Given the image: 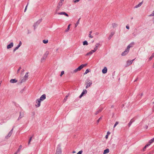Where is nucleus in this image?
<instances>
[{"mask_svg": "<svg viewBox=\"0 0 154 154\" xmlns=\"http://www.w3.org/2000/svg\"><path fill=\"white\" fill-rule=\"evenodd\" d=\"M22 147V145H20L19 146V148L18 149L17 151H20V150L21 149Z\"/></svg>", "mask_w": 154, "mask_h": 154, "instance_id": "ea45409f", "label": "nucleus"}, {"mask_svg": "<svg viewBox=\"0 0 154 154\" xmlns=\"http://www.w3.org/2000/svg\"><path fill=\"white\" fill-rule=\"evenodd\" d=\"M61 149L60 148H57L56 154H61Z\"/></svg>", "mask_w": 154, "mask_h": 154, "instance_id": "ddd939ff", "label": "nucleus"}, {"mask_svg": "<svg viewBox=\"0 0 154 154\" xmlns=\"http://www.w3.org/2000/svg\"><path fill=\"white\" fill-rule=\"evenodd\" d=\"M46 98L45 95V94L42 95L40 97L39 100L41 101H43V100H45Z\"/></svg>", "mask_w": 154, "mask_h": 154, "instance_id": "9d476101", "label": "nucleus"}, {"mask_svg": "<svg viewBox=\"0 0 154 154\" xmlns=\"http://www.w3.org/2000/svg\"><path fill=\"white\" fill-rule=\"evenodd\" d=\"M110 134V133L109 131H108L107 133V135H109Z\"/></svg>", "mask_w": 154, "mask_h": 154, "instance_id": "49530a36", "label": "nucleus"}, {"mask_svg": "<svg viewBox=\"0 0 154 154\" xmlns=\"http://www.w3.org/2000/svg\"><path fill=\"white\" fill-rule=\"evenodd\" d=\"M20 47V45H18L17 47L15 48L14 50V51H15L16 50L18 49V48Z\"/></svg>", "mask_w": 154, "mask_h": 154, "instance_id": "72a5a7b5", "label": "nucleus"}, {"mask_svg": "<svg viewBox=\"0 0 154 154\" xmlns=\"http://www.w3.org/2000/svg\"><path fill=\"white\" fill-rule=\"evenodd\" d=\"M154 57V53H153L152 54V55L150 57H149V60H152V59L153 58V57Z\"/></svg>", "mask_w": 154, "mask_h": 154, "instance_id": "7c9ffc66", "label": "nucleus"}, {"mask_svg": "<svg viewBox=\"0 0 154 154\" xmlns=\"http://www.w3.org/2000/svg\"><path fill=\"white\" fill-rule=\"evenodd\" d=\"M119 124V122H116L115 124L114 125V128H115V127Z\"/></svg>", "mask_w": 154, "mask_h": 154, "instance_id": "4c0bfd02", "label": "nucleus"}, {"mask_svg": "<svg viewBox=\"0 0 154 154\" xmlns=\"http://www.w3.org/2000/svg\"><path fill=\"white\" fill-rule=\"evenodd\" d=\"M83 45H88V43L86 41H85L84 42H83Z\"/></svg>", "mask_w": 154, "mask_h": 154, "instance_id": "c85d7f7f", "label": "nucleus"}, {"mask_svg": "<svg viewBox=\"0 0 154 154\" xmlns=\"http://www.w3.org/2000/svg\"><path fill=\"white\" fill-rule=\"evenodd\" d=\"M58 14L59 15H64L67 17L69 16L65 12H62L58 13Z\"/></svg>", "mask_w": 154, "mask_h": 154, "instance_id": "6e6552de", "label": "nucleus"}, {"mask_svg": "<svg viewBox=\"0 0 154 154\" xmlns=\"http://www.w3.org/2000/svg\"><path fill=\"white\" fill-rule=\"evenodd\" d=\"M87 65V64H82L80 66H79L78 68L74 70H73L71 72V73L72 74H74V73H75L77 72L80 71L81 69H82L83 67L85 66H86Z\"/></svg>", "mask_w": 154, "mask_h": 154, "instance_id": "f257e3e1", "label": "nucleus"}, {"mask_svg": "<svg viewBox=\"0 0 154 154\" xmlns=\"http://www.w3.org/2000/svg\"><path fill=\"white\" fill-rule=\"evenodd\" d=\"M87 93V91L86 90H84L81 94L80 95L79 97L81 98L84 95V94H86Z\"/></svg>", "mask_w": 154, "mask_h": 154, "instance_id": "423d86ee", "label": "nucleus"}, {"mask_svg": "<svg viewBox=\"0 0 154 154\" xmlns=\"http://www.w3.org/2000/svg\"><path fill=\"white\" fill-rule=\"evenodd\" d=\"M64 71H62L61 73L60 76H61L64 74Z\"/></svg>", "mask_w": 154, "mask_h": 154, "instance_id": "58836bf2", "label": "nucleus"}, {"mask_svg": "<svg viewBox=\"0 0 154 154\" xmlns=\"http://www.w3.org/2000/svg\"><path fill=\"white\" fill-rule=\"evenodd\" d=\"M143 2H141L139 3L138 5L135 6V8H137L140 6L143 3Z\"/></svg>", "mask_w": 154, "mask_h": 154, "instance_id": "4be33fe9", "label": "nucleus"}, {"mask_svg": "<svg viewBox=\"0 0 154 154\" xmlns=\"http://www.w3.org/2000/svg\"><path fill=\"white\" fill-rule=\"evenodd\" d=\"M32 137H31L30 138V139H29V142H28V145H29L30 144L31 141V140H32Z\"/></svg>", "mask_w": 154, "mask_h": 154, "instance_id": "c9c22d12", "label": "nucleus"}, {"mask_svg": "<svg viewBox=\"0 0 154 154\" xmlns=\"http://www.w3.org/2000/svg\"><path fill=\"white\" fill-rule=\"evenodd\" d=\"M89 72V70L88 69H87L86 70L85 72L84 73V75H85L88 73Z\"/></svg>", "mask_w": 154, "mask_h": 154, "instance_id": "f704fd0d", "label": "nucleus"}, {"mask_svg": "<svg viewBox=\"0 0 154 154\" xmlns=\"http://www.w3.org/2000/svg\"><path fill=\"white\" fill-rule=\"evenodd\" d=\"M63 2L60 1L58 4V8H60L63 5Z\"/></svg>", "mask_w": 154, "mask_h": 154, "instance_id": "f3484780", "label": "nucleus"}, {"mask_svg": "<svg viewBox=\"0 0 154 154\" xmlns=\"http://www.w3.org/2000/svg\"><path fill=\"white\" fill-rule=\"evenodd\" d=\"M93 52H94L93 50H91L88 53L86 54V56H88V55H91Z\"/></svg>", "mask_w": 154, "mask_h": 154, "instance_id": "dca6fc26", "label": "nucleus"}, {"mask_svg": "<svg viewBox=\"0 0 154 154\" xmlns=\"http://www.w3.org/2000/svg\"><path fill=\"white\" fill-rule=\"evenodd\" d=\"M64 0H60V1L63 2Z\"/></svg>", "mask_w": 154, "mask_h": 154, "instance_id": "5fc2aeb1", "label": "nucleus"}, {"mask_svg": "<svg viewBox=\"0 0 154 154\" xmlns=\"http://www.w3.org/2000/svg\"><path fill=\"white\" fill-rule=\"evenodd\" d=\"M101 119V118H100L98 119V121H97V122H99V121L100 120V119Z\"/></svg>", "mask_w": 154, "mask_h": 154, "instance_id": "603ef678", "label": "nucleus"}, {"mask_svg": "<svg viewBox=\"0 0 154 154\" xmlns=\"http://www.w3.org/2000/svg\"><path fill=\"white\" fill-rule=\"evenodd\" d=\"M13 129H12L8 133V135L5 137V138L8 139L11 135L13 133Z\"/></svg>", "mask_w": 154, "mask_h": 154, "instance_id": "39448f33", "label": "nucleus"}, {"mask_svg": "<svg viewBox=\"0 0 154 154\" xmlns=\"http://www.w3.org/2000/svg\"><path fill=\"white\" fill-rule=\"evenodd\" d=\"M68 95H67L65 97L64 99L63 100V102H65L66 101V100H67V97H68Z\"/></svg>", "mask_w": 154, "mask_h": 154, "instance_id": "2f4dec72", "label": "nucleus"}, {"mask_svg": "<svg viewBox=\"0 0 154 154\" xmlns=\"http://www.w3.org/2000/svg\"><path fill=\"white\" fill-rule=\"evenodd\" d=\"M131 19H133V17L131 18Z\"/></svg>", "mask_w": 154, "mask_h": 154, "instance_id": "bf43d9fd", "label": "nucleus"}, {"mask_svg": "<svg viewBox=\"0 0 154 154\" xmlns=\"http://www.w3.org/2000/svg\"><path fill=\"white\" fill-rule=\"evenodd\" d=\"M82 151L81 150L79 151L77 154H82Z\"/></svg>", "mask_w": 154, "mask_h": 154, "instance_id": "79ce46f5", "label": "nucleus"}, {"mask_svg": "<svg viewBox=\"0 0 154 154\" xmlns=\"http://www.w3.org/2000/svg\"><path fill=\"white\" fill-rule=\"evenodd\" d=\"M98 112H98V111H97V113H96V114H97L98 113Z\"/></svg>", "mask_w": 154, "mask_h": 154, "instance_id": "4d7b16f0", "label": "nucleus"}, {"mask_svg": "<svg viewBox=\"0 0 154 154\" xmlns=\"http://www.w3.org/2000/svg\"><path fill=\"white\" fill-rule=\"evenodd\" d=\"M21 69V67H20L17 71V73H19V72L20 71Z\"/></svg>", "mask_w": 154, "mask_h": 154, "instance_id": "c03bdc74", "label": "nucleus"}, {"mask_svg": "<svg viewBox=\"0 0 154 154\" xmlns=\"http://www.w3.org/2000/svg\"><path fill=\"white\" fill-rule=\"evenodd\" d=\"M41 101L39 100V99H37L36 101V103L37 104L35 105V106L36 107H38L40 106V103Z\"/></svg>", "mask_w": 154, "mask_h": 154, "instance_id": "7ed1b4c3", "label": "nucleus"}, {"mask_svg": "<svg viewBox=\"0 0 154 154\" xmlns=\"http://www.w3.org/2000/svg\"><path fill=\"white\" fill-rule=\"evenodd\" d=\"M10 82L11 83H16L17 82V80H16V79H11L10 80Z\"/></svg>", "mask_w": 154, "mask_h": 154, "instance_id": "2eb2a0df", "label": "nucleus"}, {"mask_svg": "<svg viewBox=\"0 0 154 154\" xmlns=\"http://www.w3.org/2000/svg\"><path fill=\"white\" fill-rule=\"evenodd\" d=\"M98 34H99V33H98V32H96V34H96V35H98Z\"/></svg>", "mask_w": 154, "mask_h": 154, "instance_id": "864d4df0", "label": "nucleus"}, {"mask_svg": "<svg viewBox=\"0 0 154 154\" xmlns=\"http://www.w3.org/2000/svg\"><path fill=\"white\" fill-rule=\"evenodd\" d=\"M126 27L128 29H129V27L128 26H126Z\"/></svg>", "mask_w": 154, "mask_h": 154, "instance_id": "09e8293b", "label": "nucleus"}, {"mask_svg": "<svg viewBox=\"0 0 154 154\" xmlns=\"http://www.w3.org/2000/svg\"><path fill=\"white\" fill-rule=\"evenodd\" d=\"M134 60V59H133L131 60H128L127 62V64L129 66L131 64Z\"/></svg>", "mask_w": 154, "mask_h": 154, "instance_id": "9b49d317", "label": "nucleus"}, {"mask_svg": "<svg viewBox=\"0 0 154 154\" xmlns=\"http://www.w3.org/2000/svg\"><path fill=\"white\" fill-rule=\"evenodd\" d=\"M13 42H11V43L8 45L7 47V49H9L10 48H11L13 46Z\"/></svg>", "mask_w": 154, "mask_h": 154, "instance_id": "f8f14e48", "label": "nucleus"}, {"mask_svg": "<svg viewBox=\"0 0 154 154\" xmlns=\"http://www.w3.org/2000/svg\"><path fill=\"white\" fill-rule=\"evenodd\" d=\"M24 114L23 113H21L20 112V115L19 116V117L18 120H19L22 118V117H23Z\"/></svg>", "mask_w": 154, "mask_h": 154, "instance_id": "aec40b11", "label": "nucleus"}, {"mask_svg": "<svg viewBox=\"0 0 154 154\" xmlns=\"http://www.w3.org/2000/svg\"><path fill=\"white\" fill-rule=\"evenodd\" d=\"M28 72H27L26 73L25 75L24 76V78L22 80V81L23 82H24L26 81V80H27L28 78Z\"/></svg>", "mask_w": 154, "mask_h": 154, "instance_id": "20e7f679", "label": "nucleus"}, {"mask_svg": "<svg viewBox=\"0 0 154 154\" xmlns=\"http://www.w3.org/2000/svg\"><path fill=\"white\" fill-rule=\"evenodd\" d=\"M80 19H81L80 18H79L78 20L76 23L75 24V27H77V26L78 25V24H79Z\"/></svg>", "mask_w": 154, "mask_h": 154, "instance_id": "5701e85b", "label": "nucleus"}, {"mask_svg": "<svg viewBox=\"0 0 154 154\" xmlns=\"http://www.w3.org/2000/svg\"><path fill=\"white\" fill-rule=\"evenodd\" d=\"M28 5V4H27V5L26 6V8H25V10H24V12H26V8H27V5Z\"/></svg>", "mask_w": 154, "mask_h": 154, "instance_id": "a18cd8bd", "label": "nucleus"}, {"mask_svg": "<svg viewBox=\"0 0 154 154\" xmlns=\"http://www.w3.org/2000/svg\"><path fill=\"white\" fill-rule=\"evenodd\" d=\"M112 26L114 28L118 26V24L116 23H114L112 24Z\"/></svg>", "mask_w": 154, "mask_h": 154, "instance_id": "b1692460", "label": "nucleus"}, {"mask_svg": "<svg viewBox=\"0 0 154 154\" xmlns=\"http://www.w3.org/2000/svg\"><path fill=\"white\" fill-rule=\"evenodd\" d=\"M92 81L89 79H87L85 82L86 88H87L88 87H90L92 84Z\"/></svg>", "mask_w": 154, "mask_h": 154, "instance_id": "f03ea898", "label": "nucleus"}, {"mask_svg": "<svg viewBox=\"0 0 154 154\" xmlns=\"http://www.w3.org/2000/svg\"><path fill=\"white\" fill-rule=\"evenodd\" d=\"M143 95V94H141V95L142 96Z\"/></svg>", "mask_w": 154, "mask_h": 154, "instance_id": "13d9d810", "label": "nucleus"}, {"mask_svg": "<svg viewBox=\"0 0 154 154\" xmlns=\"http://www.w3.org/2000/svg\"><path fill=\"white\" fill-rule=\"evenodd\" d=\"M49 53V51H46L45 54L44 55V57H47V55Z\"/></svg>", "mask_w": 154, "mask_h": 154, "instance_id": "393cba45", "label": "nucleus"}, {"mask_svg": "<svg viewBox=\"0 0 154 154\" xmlns=\"http://www.w3.org/2000/svg\"><path fill=\"white\" fill-rule=\"evenodd\" d=\"M92 32V31H90L89 32V34H91Z\"/></svg>", "mask_w": 154, "mask_h": 154, "instance_id": "3c124183", "label": "nucleus"}, {"mask_svg": "<svg viewBox=\"0 0 154 154\" xmlns=\"http://www.w3.org/2000/svg\"><path fill=\"white\" fill-rule=\"evenodd\" d=\"M154 142V137L152 138V139L150 140L149 142V144H151L152 143V142Z\"/></svg>", "mask_w": 154, "mask_h": 154, "instance_id": "a878e982", "label": "nucleus"}, {"mask_svg": "<svg viewBox=\"0 0 154 154\" xmlns=\"http://www.w3.org/2000/svg\"><path fill=\"white\" fill-rule=\"evenodd\" d=\"M43 42L44 44H47L48 42V40H44L42 41Z\"/></svg>", "mask_w": 154, "mask_h": 154, "instance_id": "cd10ccee", "label": "nucleus"}, {"mask_svg": "<svg viewBox=\"0 0 154 154\" xmlns=\"http://www.w3.org/2000/svg\"><path fill=\"white\" fill-rule=\"evenodd\" d=\"M109 152V149H106L104 151L103 154H106L108 153Z\"/></svg>", "mask_w": 154, "mask_h": 154, "instance_id": "6ab92c4d", "label": "nucleus"}, {"mask_svg": "<svg viewBox=\"0 0 154 154\" xmlns=\"http://www.w3.org/2000/svg\"><path fill=\"white\" fill-rule=\"evenodd\" d=\"M150 16H154V11H153L152 14L150 15Z\"/></svg>", "mask_w": 154, "mask_h": 154, "instance_id": "37998d69", "label": "nucleus"}, {"mask_svg": "<svg viewBox=\"0 0 154 154\" xmlns=\"http://www.w3.org/2000/svg\"><path fill=\"white\" fill-rule=\"evenodd\" d=\"M134 45V43H131L130 44H129L127 47V48L128 49V50H129V49L131 47H133V45Z\"/></svg>", "mask_w": 154, "mask_h": 154, "instance_id": "a211bd4d", "label": "nucleus"}, {"mask_svg": "<svg viewBox=\"0 0 154 154\" xmlns=\"http://www.w3.org/2000/svg\"><path fill=\"white\" fill-rule=\"evenodd\" d=\"M134 122V120L133 119H131L130 121L129 122L128 124V126L129 127H130L132 123Z\"/></svg>", "mask_w": 154, "mask_h": 154, "instance_id": "412c9836", "label": "nucleus"}, {"mask_svg": "<svg viewBox=\"0 0 154 154\" xmlns=\"http://www.w3.org/2000/svg\"><path fill=\"white\" fill-rule=\"evenodd\" d=\"M108 135H106V136H105V138L106 139H107L108 138Z\"/></svg>", "mask_w": 154, "mask_h": 154, "instance_id": "de8ad7c7", "label": "nucleus"}, {"mask_svg": "<svg viewBox=\"0 0 154 154\" xmlns=\"http://www.w3.org/2000/svg\"><path fill=\"white\" fill-rule=\"evenodd\" d=\"M153 103H154V102H153Z\"/></svg>", "mask_w": 154, "mask_h": 154, "instance_id": "052dcab7", "label": "nucleus"}, {"mask_svg": "<svg viewBox=\"0 0 154 154\" xmlns=\"http://www.w3.org/2000/svg\"><path fill=\"white\" fill-rule=\"evenodd\" d=\"M129 50L126 48V50L122 53V56H125L129 52Z\"/></svg>", "mask_w": 154, "mask_h": 154, "instance_id": "0eeeda50", "label": "nucleus"}, {"mask_svg": "<svg viewBox=\"0 0 154 154\" xmlns=\"http://www.w3.org/2000/svg\"><path fill=\"white\" fill-rule=\"evenodd\" d=\"M70 24H69L67 28V29L65 30V31L66 32H68L69 31V29H70Z\"/></svg>", "mask_w": 154, "mask_h": 154, "instance_id": "c756f323", "label": "nucleus"}, {"mask_svg": "<svg viewBox=\"0 0 154 154\" xmlns=\"http://www.w3.org/2000/svg\"><path fill=\"white\" fill-rule=\"evenodd\" d=\"M21 45H22V42H21L20 41L19 44L18 45H20V47Z\"/></svg>", "mask_w": 154, "mask_h": 154, "instance_id": "8fccbe9b", "label": "nucleus"}, {"mask_svg": "<svg viewBox=\"0 0 154 154\" xmlns=\"http://www.w3.org/2000/svg\"><path fill=\"white\" fill-rule=\"evenodd\" d=\"M107 68L106 67H105L102 70V72L103 73L105 74L107 72Z\"/></svg>", "mask_w": 154, "mask_h": 154, "instance_id": "4468645a", "label": "nucleus"}, {"mask_svg": "<svg viewBox=\"0 0 154 154\" xmlns=\"http://www.w3.org/2000/svg\"><path fill=\"white\" fill-rule=\"evenodd\" d=\"M88 36L90 38H93V36L91 35V34H89Z\"/></svg>", "mask_w": 154, "mask_h": 154, "instance_id": "a19ab883", "label": "nucleus"}, {"mask_svg": "<svg viewBox=\"0 0 154 154\" xmlns=\"http://www.w3.org/2000/svg\"><path fill=\"white\" fill-rule=\"evenodd\" d=\"M114 32H111L109 36V38H111L112 36V35L114 34Z\"/></svg>", "mask_w": 154, "mask_h": 154, "instance_id": "473e14b6", "label": "nucleus"}, {"mask_svg": "<svg viewBox=\"0 0 154 154\" xmlns=\"http://www.w3.org/2000/svg\"><path fill=\"white\" fill-rule=\"evenodd\" d=\"M149 145L150 144H147L146 145L143 149V151H144L145 150V149L146 148V147L149 146Z\"/></svg>", "mask_w": 154, "mask_h": 154, "instance_id": "bb28decb", "label": "nucleus"}, {"mask_svg": "<svg viewBox=\"0 0 154 154\" xmlns=\"http://www.w3.org/2000/svg\"><path fill=\"white\" fill-rule=\"evenodd\" d=\"M100 45L99 43H97L95 45V47L94 48V49L93 50L94 52H95L96 50L98 49V47Z\"/></svg>", "mask_w": 154, "mask_h": 154, "instance_id": "1a4fd4ad", "label": "nucleus"}, {"mask_svg": "<svg viewBox=\"0 0 154 154\" xmlns=\"http://www.w3.org/2000/svg\"><path fill=\"white\" fill-rule=\"evenodd\" d=\"M73 153H75V151H73L72 152Z\"/></svg>", "mask_w": 154, "mask_h": 154, "instance_id": "6e6d98bb", "label": "nucleus"}, {"mask_svg": "<svg viewBox=\"0 0 154 154\" xmlns=\"http://www.w3.org/2000/svg\"><path fill=\"white\" fill-rule=\"evenodd\" d=\"M80 1V0H74L73 1V2L75 3L79 2Z\"/></svg>", "mask_w": 154, "mask_h": 154, "instance_id": "e433bc0d", "label": "nucleus"}]
</instances>
